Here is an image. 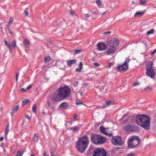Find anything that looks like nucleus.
<instances>
[{"label": "nucleus", "instance_id": "obj_1", "mask_svg": "<svg viewBox=\"0 0 156 156\" xmlns=\"http://www.w3.org/2000/svg\"><path fill=\"white\" fill-rule=\"evenodd\" d=\"M88 137L86 135L79 138L76 143V147L80 153L83 152L87 148L89 145Z\"/></svg>", "mask_w": 156, "mask_h": 156}, {"label": "nucleus", "instance_id": "obj_2", "mask_svg": "<svg viewBox=\"0 0 156 156\" xmlns=\"http://www.w3.org/2000/svg\"><path fill=\"white\" fill-rule=\"evenodd\" d=\"M136 122L137 124L146 129L150 128V119L147 116L144 115H139L136 117Z\"/></svg>", "mask_w": 156, "mask_h": 156}, {"label": "nucleus", "instance_id": "obj_3", "mask_svg": "<svg viewBox=\"0 0 156 156\" xmlns=\"http://www.w3.org/2000/svg\"><path fill=\"white\" fill-rule=\"evenodd\" d=\"M140 140L137 136L129 137L128 141V146L129 148H133L137 147L139 144Z\"/></svg>", "mask_w": 156, "mask_h": 156}, {"label": "nucleus", "instance_id": "obj_4", "mask_svg": "<svg viewBox=\"0 0 156 156\" xmlns=\"http://www.w3.org/2000/svg\"><path fill=\"white\" fill-rule=\"evenodd\" d=\"M153 62H149L146 66V74L150 77L153 79L154 78L155 72L154 69L152 67Z\"/></svg>", "mask_w": 156, "mask_h": 156}, {"label": "nucleus", "instance_id": "obj_5", "mask_svg": "<svg viewBox=\"0 0 156 156\" xmlns=\"http://www.w3.org/2000/svg\"><path fill=\"white\" fill-rule=\"evenodd\" d=\"M58 90L64 99L68 97L71 93V90L67 86L61 87Z\"/></svg>", "mask_w": 156, "mask_h": 156}, {"label": "nucleus", "instance_id": "obj_6", "mask_svg": "<svg viewBox=\"0 0 156 156\" xmlns=\"http://www.w3.org/2000/svg\"><path fill=\"white\" fill-rule=\"evenodd\" d=\"M107 44L109 47H111L115 48H116V47L119 45V40L115 38H111L108 39L107 41Z\"/></svg>", "mask_w": 156, "mask_h": 156}, {"label": "nucleus", "instance_id": "obj_7", "mask_svg": "<svg viewBox=\"0 0 156 156\" xmlns=\"http://www.w3.org/2000/svg\"><path fill=\"white\" fill-rule=\"evenodd\" d=\"M91 139L92 142L96 144H102L106 141V139L102 136L95 135L91 137Z\"/></svg>", "mask_w": 156, "mask_h": 156}, {"label": "nucleus", "instance_id": "obj_8", "mask_svg": "<svg viewBox=\"0 0 156 156\" xmlns=\"http://www.w3.org/2000/svg\"><path fill=\"white\" fill-rule=\"evenodd\" d=\"M122 129L127 132H136L139 130L137 126L130 125H128L123 126L122 127Z\"/></svg>", "mask_w": 156, "mask_h": 156}, {"label": "nucleus", "instance_id": "obj_9", "mask_svg": "<svg viewBox=\"0 0 156 156\" xmlns=\"http://www.w3.org/2000/svg\"><path fill=\"white\" fill-rule=\"evenodd\" d=\"M93 156H106V152L102 148H97L94 151Z\"/></svg>", "mask_w": 156, "mask_h": 156}, {"label": "nucleus", "instance_id": "obj_10", "mask_svg": "<svg viewBox=\"0 0 156 156\" xmlns=\"http://www.w3.org/2000/svg\"><path fill=\"white\" fill-rule=\"evenodd\" d=\"M52 99L54 101L58 102L64 99L57 90V92L54 93L53 94Z\"/></svg>", "mask_w": 156, "mask_h": 156}, {"label": "nucleus", "instance_id": "obj_11", "mask_svg": "<svg viewBox=\"0 0 156 156\" xmlns=\"http://www.w3.org/2000/svg\"><path fill=\"white\" fill-rule=\"evenodd\" d=\"M112 144L115 146H119L123 144L120 137L118 136H116L113 137L112 139Z\"/></svg>", "mask_w": 156, "mask_h": 156}, {"label": "nucleus", "instance_id": "obj_12", "mask_svg": "<svg viewBox=\"0 0 156 156\" xmlns=\"http://www.w3.org/2000/svg\"><path fill=\"white\" fill-rule=\"evenodd\" d=\"M116 51L117 48L109 47L105 52V54L107 55L113 56Z\"/></svg>", "mask_w": 156, "mask_h": 156}, {"label": "nucleus", "instance_id": "obj_13", "mask_svg": "<svg viewBox=\"0 0 156 156\" xmlns=\"http://www.w3.org/2000/svg\"><path fill=\"white\" fill-rule=\"evenodd\" d=\"M128 68V65H126L124 63L121 65L118 66L117 68L118 70L120 72H124L126 71Z\"/></svg>", "mask_w": 156, "mask_h": 156}, {"label": "nucleus", "instance_id": "obj_14", "mask_svg": "<svg viewBox=\"0 0 156 156\" xmlns=\"http://www.w3.org/2000/svg\"><path fill=\"white\" fill-rule=\"evenodd\" d=\"M98 49L100 51H104L106 48V45L103 42L98 43L97 44Z\"/></svg>", "mask_w": 156, "mask_h": 156}, {"label": "nucleus", "instance_id": "obj_15", "mask_svg": "<svg viewBox=\"0 0 156 156\" xmlns=\"http://www.w3.org/2000/svg\"><path fill=\"white\" fill-rule=\"evenodd\" d=\"M6 45V46L8 47L9 49V50L11 51V47H13V48H15L16 46V42L15 40H14L12 42V43L11 44V45H10L9 44H8L6 41H4Z\"/></svg>", "mask_w": 156, "mask_h": 156}, {"label": "nucleus", "instance_id": "obj_16", "mask_svg": "<svg viewBox=\"0 0 156 156\" xmlns=\"http://www.w3.org/2000/svg\"><path fill=\"white\" fill-rule=\"evenodd\" d=\"M100 130L101 132L105 134V135L108 136H112V133H108L107 131V129L105 128L103 126H101L100 128Z\"/></svg>", "mask_w": 156, "mask_h": 156}, {"label": "nucleus", "instance_id": "obj_17", "mask_svg": "<svg viewBox=\"0 0 156 156\" xmlns=\"http://www.w3.org/2000/svg\"><path fill=\"white\" fill-rule=\"evenodd\" d=\"M68 106V104L64 102L61 104L59 106V108L62 109H66Z\"/></svg>", "mask_w": 156, "mask_h": 156}, {"label": "nucleus", "instance_id": "obj_18", "mask_svg": "<svg viewBox=\"0 0 156 156\" xmlns=\"http://www.w3.org/2000/svg\"><path fill=\"white\" fill-rule=\"evenodd\" d=\"M80 128V126H75L74 127H70L69 128L73 132H74L78 131Z\"/></svg>", "mask_w": 156, "mask_h": 156}, {"label": "nucleus", "instance_id": "obj_19", "mask_svg": "<svg viewBox=\"0 0 156 156\" xmlns=\"http://www.w3.org/2000/svg\"><path fill=\"white\" fill-rule=\"evenodd\" d=\"M76 62V60L73 59L70 60H68L66 62L67 64L69 66H71L72 65L75 64Z\"/></svg>", "mask_w": 156, "mask_h": 156}, {"label": "nucleus", "instance_id": "obj_20", "mask_svg": "<svg viewBox=\"0 0 156 156\" xmlns=\"http://www.w3.org/2000/svg\"><path fill=\"white\" fill-rule=\"evenodd\" d=\"M23 43L24 44V46L26 48L28 47L30 44V42L27 39H24Z\"/></svg>", "mask_w": 156, "mask_h": 156}, {"label": "nucleus", "instance_id": "obj_21", "mask_svg": "<svg viewBox=\"0 0 156 156\" xmlns=\"http://www.w3.org/2000/svg\"><path fill=\"white\" fill-rule=\"evenodd\" d=\"M106 83L105 82H101L100 83L99 86V88L101 89H102L104 87L106 86Z\"/></svg>", "mask_w": 156, "mask_h": 156}, {"label": "nucleus", "instance_id": "obj_22", "mask_svg": "<svg viewBox=\"0 0 156 156\" xmlns=\"http://www.w3.org/2000/svg\"><path fill=\"white\" fill-rule=\"evenodd\" d=\"M83 68V64L81 62L79 64V68H76V71L77 72H81Z\"/></svg>", "mask_w": 156, "mask_h": 156}, {"label": "nucleus", "instance_id": "obj_23", "mask_svg": "<svg viewBox=\"0 0 156 156\" xmlns=\"http://www.w3.org/2000/svg\"><path fill=\"white\" fill-rule=\"evenodd\" d=\"M19 109L18 106H16L12 110V111L10 112V114L11 115H12L15 113H16Z\"/></svg>", "mask_w": 156, "mask_h": 156}, {"label": "nucleus", "instance_id": "obj_24", "mask_svg": "<svg viewBox=\"0 0 156 156\" xmlns=\"http://www.w3.org/2000/svg\"><path fill=\"white\" fill-rule=\"evenodd\" d=\"M113 102L112 100L107 101L105 102V105L104 106V108H106L107 106H109L110 105L112 104Z\"/></svg>", "mask_w": 156, "mask_h": 156}, {"label": "nucleus", "instance_id": "obj_25", "mask_svg": "<svg viewBox=\"0 0 156 156\" xmlns=\"http://www.w3.org/2000/svg\"><path fill=\"white\" fill-rule=\"evenodd\" d=\"M144 14L143 12H137L134 15L135 17H139L143 15Z\"/></svg>", "mask_w": 156, "mask_h": 156}, {"label": "nucleus", "instance_id": "obj_26", "mask_svg": "<svg viewBox=\"0 0 156 156\" xmlns=\"http://www.w3.org/2000/svg\"><path fill=\"white\" fill-rule=\"evenodd\" d=\"M14 19L12 17H10L9 19V21L8 23V28H9L10 24L13 21Z\"/></svg>", "mask_w": 156, "mask_h": 156}, {"label": "nucleus", "instance_id": "obj_27", "mask_svg": "<svg viewBox=\"0 0 156 156\" xmlns=\"http://www.w3.org/2000/svg\"><path fill=\"white\" fill-rule=\"evenodd\" d=\"M38 140V136L37 134H35L33 140L35 142H37Z\"/></svg>", "mask_w": 156, "mask_h": 156}, {"label": "nucleus", "instance_id": "obj_28", "mask_svg": "<svg viewBox=\"0 0 156 156\" xmlns=\"http://www.w3.org/2000/svg\"><path fill=\"white\" fill-rule=\"evenodd\" d=\"M24 152L23 151H18L17 152V154L16 156H22Z\"/></svg>", "mask_w": 156, "mask_h": 156}, {"label": "nucleus", "instance_id": "obj_29", "mask_svg": "<svg viewBox=\"0 0 156 156\" xmlns=\"http://www.w3.org/2000/svg\"><path fill=\"white\" fill-rule=\"evenodd\" d=\"M9 125H7L6 128H5V135L6 136H7V134L9 132Z\"/></svg>", "mask_w": 156, "mask_h": 156}, {"label": "nucleus", "instance_id": "obj_30", "mask_svg": "<svg viewBox=\"0 0 156 156\" xmlns=\"http://www.w3.org/2000/svg\"><path fill=\"white\" fill-rule=\"evenodd\" d=\"M29 101V100L28 99H25L23 100L22 101V105H24L26 103H28Z\"/></svg>", "mask_w": 156, "mask_h": 156}, {"label": "nucleus", "instance_id": "obj_31", "mask_svg": "<svg viewBox=\"0 0 156 156\" xmlns=\"http://www.w3.org/2000/svg\"><path fill=\"white\" fill-rule=\"evenodd\" d=\"M154 30L153 29H151L150 30L147 32V34L150 35L151 34H153L154 33Z\"/></svg>", "mask_w": 156, "mask_h": 156}, {"label": "nucleus", "instance_id": "obj_32", "mask_svg": "<svg viewBox=\"0 0 156 156\" xmlns=\"http://www.w3.org/2000/svg\"><path fill=\"white\" fill-rule=\"evenodd\" d=\"M32 111L34 112H36L37 110V107L35 105H34L32 107Z\"/></svg>", "mask_w": 156, "mask_h": 156}, {"label": "nucleus", "instance_id": "obj_33", "mask_svg": "<svg viewBox=\"0 0 156 156\" xmlns=\"http://www.w3.org/2000/svg\"><path fill=\"white\" fill-rule=\"evenodd\" d=\"M130 59L129 58H127L126 59L125 62H124V64L126 65H128V64L129 62L130 61Z\"/></svg>", "mask_w": 156, "mask_h": 156}, {"label": "nucleus", "instance_id": "obj_34", "mask_svg": "<svg viewBox=\"0 0 156 156\" xmlns=\"http://www.w3.org/2000/svg\"><path fill=\"white\" fill-rule=\"evenodd\" d=\"M147 2V0H140V4L143 5L144 3H146Z\"/></svg>", "mask_w": 156, "mask_h": 156}, {"label": "nucleus", "instance_id": "obj_35", "mask_svg": "<svg viewBox=\"0 0 156 156\" xmlns=\"http://www.w3.org/2000/svg\"><path fill=\"white\" fill-rule=\"evenodd\" d=\"M24 13L25 16H28L29 13L27 9H26V10H25V11L24 12Z\"/></svg>", "mask_w": 156, "mask_h": 156}, {"label": "nucleus", "instance_id": "obj_36", "mask_svg": "<svg viewBox=\"0 0 156 156\" xmlns=\"http://www.w3.org/2000/svg\"><path fill=\"white\" fill-rule=\"evenodd\" d=\"M50 60V58L49 57H47L45 58L44 59V61L45 62H48Z\"/></svg>", "mask_w": 156, "mask_h": 156}, {"label": "nucleus", "instance_id": "obj_37", "mask_svg": "<svg viewBox=\"0 0 156 156\" xmlns=\"http://www.w3.org/2000/svg\"><path fill=\"white\" fill-rule=\"evenodd\" d=\"M96 3L99 7H100L101 5V2L99 0H98L96 1Z\"/></svg>", "mask_w": 156, "mask_h": 156}, {"label": "nucleus", "instance_id": "obj_38", "mask_svg": "<svg viewBox=\"0 0 156 156\" xmlns=\"http://www.w3.org/2000/svg\"><path fill=\"white\" fill-rule=\"evenodd\" d=\"M75 52L76 54H78L81 52V50L80 49L79 50H75Z\"/></svg>", "mask_w": 156, "mask_h": 156}, {"label": "nucleus", "instance_id": "obj_39", "mask_svg": "<svg viewBox=\"0 0 156 156\" xmlns=\"http://www.w3.org/2000/svg\"><path fill=\"white\" fill-rule=\"evenodd\" d=\"M76 104L77 105H79L81 104H83V103L82 102H81L80 101L77 100L76 101Z\"/></svg>", "mask_w": 156, "mask_h": 156}, {"label": "nucleus", "instance_id": "obj_40", "mask_svg": "<svg viewBox=\"0 0 156 156\" xmlns=\"http://www.w3.org/2000/svg\"><path fill=\"white\" fill-rule=\"evenodd\" d=\"M19 76V73L18 72H17L16 73V82H17L18 77Z\"/></svg>", "mask_w": 156, "mask_h": 156}, {"label": "nucleus", "instance_id": "obj_41", "mask_svg": "<svg viewBox=\"0 0 156 156\" xmlns=\"http://www.w3.org/2000/svg\"><path fill=\"white\" fill-rule=\"evenodd\" d=\"M151 89V88L150 87H147L145 89V90L147 91H149Z\"/></svg>", "mask_w": 156, "mask_h": 156}, {"label": "nucleus", "instance_id": "obj_42", "mask_svg": "<svg viewBox=\"0 0 156 156\" xmlns=\"http://www.w3.org/2000/svg\"><path fill=\"white\" fill-rule=\"evenodd\" d=\"M113 64V62H110L109 63L108 65V67L110 68L112 66Z\"/></svg>", "mask_w": 156, "mask_h": 156}, {"label": "nucleus", "instance_id": "obj_43", "mask_svg": "<svg viewBox=\"0 0 156 156\" xmlns=\"http://www.w3.org/2000/svg\"><path fill=\"white\" fill-rule=\"evenodd\" d=\"M128 115V113H126V114L124 115L122 117V118H121V120H122V119H123L124 118H125L126 117L127 115Z\"/></svg>", "mask_w": 156, "mask_h": 156}, {"label": "nucleus", "instance_id": "obj_44", "mask_svg": "<svg viewBox=\"0 0 156 156\" xmlns=\"http://www.w3.org/2000/svg\"><path fill=\"white\" fill-rule=\"evenodd\" d=\"M21 90L23 92H26L27 91V90H26V89H24L23 88H22Z\"/></svg>", "mask_w": 156, "mask_h": 156}, {"label": "nucleus", "instance_id": "obj_45", "mask_svg": "<svg viewBox=\"0 0 156 156\" xmlns=\"http://www.w3.org/2000/svg\"><path fill=\"white\" fill-rule=\"evenodd\" d=\"M94 65L97 67L99 66H100V65L97 62H95L94 63Z\"/></svg>", "mask_w": 156, "mask_h": 156}, {"label": "nucleus", "instance_id": "obj_46", "mask_svg": "<svg viewBox=\"0 0 156 156\" xmlns=\"http://www.w3.org/2000/svg\"><path fill=\"white\" fill-rule=\"evenodd\" d=\"M31 87V85H29L26 89V90H30Z\"/></svg>", "mask_w": 156, "mask_h": 156}, {"label": "nucleus", "instance_id": "obj_47", "mask_svg": "<svg viewBox=\"0 0 156 156\" xmlns=\"http://www.w3.org/2000/svg\"><path fill=\"white\" fill-rule=\"evenodd\" d=\"M9 32L10 34H13V33L10 30V29L9 28H8Z\"/></svg>", "mask_w": 156, "mask_h": 156}, {"label": "nucleus", "instance_id": "obj_48", "mask_svg": "<svg viewBox=\"0 0 156 156\" xmlns=\"http://www.w3.org/2000/svg\"><path fill=\"white\" fill-rule=\"evenodd\" d=\"M25 117L28 119H30V117L28 115H25Z\"/></svg>", "mask_w": 156, "mask_h": 156}, {"label": "nucleus", "instance_id": "obj_49", "mask_svg": "<svg viewBox=\"0 0 156 156\" xmlns=\"http://www.w3.org/2000/svg\"><path fill=\"white\" fill-rule=\"evenodd\" d=\"M84 16L87 18L89 17L90 16V15L88 14H85Z\"/></svg>", "mask_w": 156, "mask_h": 156}, {"label": "nucleus", "instance_id": "obj_50", "mask_svg": "<svg viewBox=\"0 0 156 156\" xmlns=\"http://www.w3.org/2000/svg\"><path fill=\"white\" fill-rule=\"evenodd\" d=\"M78 115L76 114H74L73 116V118L74 119V120H76V118L77 117Z\"/></svg>", "mask_w": 156, "mask_h": 156}, {"label": "nucleus", "instance_id": "obj_51", "mask_svg": "<svg viewBox=\"0 0 156 156\" xmlns=\"http://www.w3.org/2000/svg\"><path fill=\"white\" fill-rule=\"evenodd\" d=\"M139 85V83H136L133 84L134 86H136Z\"/></svg>", "mask_w": 156, "mask_h": 156}, {"label": "nucleus", "instance_id": "obj_52", "mask_svg": "<svg viewBox=\"0 0 156 156\" xmlns=\"http://www.w3.org/2000/svg\"><path fill=\"white\" fill-rule=\"evenodd\" d=\"M110 33H111V32L110 31H108V32H104V35L108 34H110Z\"/></svg>", "mask_w": 156, "mask_h": 156}, {"label": "nucleus", "instance_id": "obj_53", "mask_svg": "<svg viewBox=\"0 0 156 156\" xmlns=\"http://www.w3.org/2000/svg\"><path fill=\"white\" fill-rule=\"evenodd\" d=\"M127 156H134V154L132 153H130Z\"/></svg>", "mask_w": 156, "mask_h": 156}, {"label": "nucleus", "instance_id": "obj_54", "mask_svg": "<svg viewBox=\"0 0 156 156\" xmlns=\"http://www.w3.org/2000/svg\"><path fill=\"white\" fill-rule=\"evenodd\" d=\"M156 52V49L151 53V55H152Z\"/></svg>", "mask_w": 156, "mask_h": 156}, {"label": "nucleus", "instance_id": "obj_55", "mask_svg": "<svg viewBox=\"0 0 156 156\" xmlns=\"http://www.w3.org/2000/svg\"><path fill=\"white\" fill-rule=\"evenodd\" d=\"M46 152L44 151L43 153V156H49L48 155H46Z\"/></svg>", "mask_w": 156, "mask_h": 156}, {"label": "nucleus", "instance_id": "obj_56", "mask_svg": "<svg viewBox=\"0 0 156 156\" xmlns=\"http://www.w3.org/2000/svg\"><path fill=\"white\" fill-rule=\"evenodd\" d=\"M79 93L80 94L81 96H82L83 93L82 91L80 90L79 92Z\"/></svg>", "mask_w": 156, "mask_h": 156}, {"label": "nucleus", "instance_id": "obj_57", "mask_svg": "<svg viewBox=\"0 0 156 156\" xmlns=\"http://www.w3.org/2000/svg\"><path fill=\"white\" fill-rule=\"evenodd\" d=\"M77 83H77V82H75H75H74V84H73V85H74L75 86H76L77 85Z\"/></svg>", "mask_w": 156, "mask_h": 156}, {"label": "nucleus", "instance_id": "obj_58", "mask_svg": "<svg viewBox=\"0 0 156 156\" xmlns=\"http://www.w3.org/2000/svg\"><path fill=\"white\" fill-rule=\"evenodd\" d=\"M47 105H48L49 106H50V105H51V103L49 101H48L47 102Z\"/></svg>", "mask_w": 156, "mask_h": 156}, {"label": "nucleus", "instance_id": "obj_59", "mask_svg": "<svg viewBox=\"0 0 156 156\" xmlns=\"http://www.w3.org/2000/svg\"><path fill=\"white\" fill-rule=\"evenodd\" d=\"M70 13L72 14V15H73L74 14V12L73 11H71L70 12Z\"/></svg>", "mask_w": 156, "mask_h": 156}, {"label": "nucleus", "instance_id": "obj_60", "mask_svg": "<svg viewBox=\"0 0 156 156\" xmlns=\"http://www.w3.org/2000/svg\"><path fill=\"white\" fill-rule=\"evenodd\" d=\"M3 137H1L0 138V141H2L3 140Z\"/></svg>", "mask_w": 156, "mask_h": 156}, {"label": "nucleus", "instance_id": "obj_61", "mask_svg": "<svg viewBox=\"0 0 156 156\" xmlns=\"http://www.w3.org/2000/svg\"><path fill=\"white\" fill-rule=\"evenodd\" d=\"M42 114L44 115H45V112L44 111H43L42 112Z\"/></svg>", "mask_w": 156, "mask_h": 156}, {"label": "nucleus", "instance_id": "obj_62", "mask_svg": "<svg viewBox=\"0 0 156 156\" xmlns=\"http://www.w3.org/2000/svg\"><path fill=\"white\" fill-rule=\"evenodd\" d=\"M1 31L2 33L3 34H5V33L3 32V30L2 29V30H1Z\"/></svg>", "mask_w": 156, "mask_h": 156}, {"label": "nucleus", "instance_id": "obj_63", "mask_svg": "<svg viewBox=\"0 0 156 156\" xmlns=\"http://www.w3.org/2000/svg\"><path fill=\"white\" fill-rule=\"evenodd\" d=\"M1 26V24L0 23V29H1V30H2L3 29V28Z\"/></svg>", "mask_w": 156, "mask_h": 156}, {"label": "nucleus", "instance_id": "obj_64", "mask_svg": "<svg viewBox=\"0 0 156 156\" xmlns=\"http://www.w3.org/2000/svg\"><path fill=\"white\" fill-rule=\"evenodd\" d=\"M35 155L34 154L32 153L31 155V156H35Z\"/></svg>", "mask_w": 156, "mask_h": 156}]
</instances>
